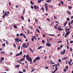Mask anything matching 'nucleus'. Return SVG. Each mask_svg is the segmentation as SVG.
<instances>
[{
	"mask_svg": "<svg viewBox=\"0 0 73 73\" xmlns=\"http://www.w3.org/2000/svg\"><path fill=\"white\" fill-rule=\"evenodd\" d=\"M61 48H62V45H60V47L57 48V50H60V49H61Z\"/></svg>",
	"mask_w": 73,
	"mask_h": 73,
	"instance_id": "obj_15",
	"label": "nucleus"
},
{
	"mask_svg": "<svg viewBox=\"0 0 73 73\" xmlns=\"http://www.w3.org/2000/svg\"><path fill=\"white\" fill-rule=\"evenodd\" d=\"M35 35L36 36V37H38V35H37V34H35Z\"/></svg>",
	"mask_w": 73,
	"mask_h": 73,
	"instance_id": "obj_38",
	"label": "nucleus"
},
{
	"mask_svg": "<svg viewBox=\"0 0 73 73\" xmlns=\"http://www.w3.org/2000/svg\"><path fill=\"white\" fill-rule=\"evenodd\" d=\"M66 30H66V32H68V31H70V29H66Z\"/></svg>",
	"mask_w": 73,
	"mask_h": 73,
	"instance_id": "obj_29",
	"label": "nucleus"
},
{
	"mask_svg": "<svg viewBox=\"0 0 73 73\" xmlns=\"http://www.w3.org/2000/svg\"><path fill=\"white\" fill-rule=\"evenodd\" d=\"M42 46H40L39 47H38V49H40V48H42Z\"/></svg>",
	"mask_w": 73,
	"mask_h": 73,
	"instance_id": "obj_26",
	"label": "nucleus"
},
{
	"mask_svg": "<svg viewBox=\"0 0 73 73\" xmlns=\"http://www.w3.org/2000/svg\"><path fill=\"white\" fill-rule=\"evenodd\" d=\"M67 43H68V40H67Z\"/></svg>",
	"mask_w": 73,
	"mask_h": 73,
	"instance_id": "obj_61",
	"label": "nucleus"
},
{
	"mask_svg": "<svg viewBox=\"0 0 73 73\" xmlns=\"http://www.w3.org/2000/svg\"><path fill=\"white\" fill-rule=\"evenodd\" d=\"M57 68H58L57 67H55V70H54V71H53L52 72V73H55V72H56V71H57V70H58Z\"/></svg>",
	"mask_w": 73,
	"mask_h": 73,
	"instance_id": "obj_12",
	"label": "nucleus"
},
{
	"mask_svg": "<svg viewBox=\"0 0 73 73\" xmlns=\"http://www.w3.org/2000/svg\"><path fill=\"white\" fill-rule=\"evenodd\" d=\"M67 59V57H64L63 58H61V60H66Z\"/></svg>",
	"mask_w": 73,
	"mask_h": 73,
	"instance_id": "obj_17",
	"label": "nucleus"
},
{
	"mask_svg": "<svg viewBox=\"0 0 73 73\" xmlns=\"http://www.w3.org/2000/svg\"><path fill=\"white\" fill-rule=\"evenodd\" d=\"M14 28L17 29V26H16L15 25L13 26Z\"/></svg>",
	"mask_w": 73,
	"mask_h": 73,
	"instance_id": "obj_39",
	"label": "nucleus"
},
{
	"mask_svg": "<svg viewBox=\"0 0 73 73\" xmlns=\"http://www.w3.org/2000/svg\"><path fill=\"white\" fill-rule=\"evenodd\" d=\"M67 13H68V14L70 15V12L69 11H67Z\"/></svg>",
	"mask_w": 73,
	"mask_h": 73,
	"instance_id": "obj_21",
	"label": "nucleus"
},
{
	"mask_svg": "<svg viewBox=\"0 0 73 73\" xmlns=\"http://www.w3.org/2000/svg\"><path fill=\"white\" fill-rule=\"evenodd\" d=\"M53 6H50L49 7L50 8H52Z\"/></svg>",
	"mask_w": 73,
	"mask_h": 73,
	"instance_id": "obj_62",
	"label": "nucleus"
},
{
	"mask_svg": "<svg viewBox=\"0 0 73 73\" xmlns=\"http://www.w3.org/2000/svg\"><path fill=\"white\" fill-rule=\"evenodd\" d=\"M65 53V50L64 49V50L60 52V54L63 55L64 54V53Z\"/></svg>",
	"mask_w": 73,
	"mask_h": 73,
	"instance_id": "obj_7",
	"label": "nucleus"
},
{
	"mask_svg": "<svg viewBox=\"0 0 73 73\" xmlns=\"http://www.w3.org/2000/svg\"><path fill=\"white\" fill-rule=\"evenodd\" d=\"M73 20H72V21H71V23H73Z\"/></svg>",
	"mask_w": 73,
	"mask_h": 73,
	"instance_id": "obj_64",
	"label": "nucleus"
},
{
	"mask_svg": "<svg viewBox=\"0 0 73 73\" xmlns=\"http://www.w3.org/2000/svg\"><path fill=\"white\" fill-rule=\"evenodd\" d=\"M25 60V58H22L20 59L19 60V61H22L23 60Z\"/></svg>",
	"mask_w": 73,
	"mask_h": 73,
	"instance_id": "obj_14",
	"label": "nucleus"
},
{
	"mask_svg": "<svg viewBox=\"0 0 73 73\" xmlns=\"http://www.w3.org/2000/svg\"><path fill=\"white\" fill-rule=\"evenodd\" d=\"M69 28L70 29H72L73 28V27H72L71 26L69 25Z\"/></svg>",
	"mask_w": 73,
	"mask_h": 73,
	"instance_id": "obj_28",
	"label": "nucleus"
},
{
	"mask_svg": "<svg viewBox=\"0 0 73 73\" xmlns=\"http://www.w3.org/2000/svg\"><path fill=\"white\" fill-rule=\"evenodd\" d=\"M58 4H59L58 5V6L59 7H60V5H61V3H58Z\"/></svg>",
	"mask_w": 73,
	"mask_h": 73,
	"instance_id": "obj_54",
	"label": "nucleus"
},
{
	"mask_svg": "<svg viewBox=\"0 0 73 73\" xmlns=\"http://www.w3.org/2000/svg\"><path fill=\"white\" fill-rule=\"evenodd\" d=\"M49 40H50V41H52V40H53V38H49V39H47V42H49Z\"/></svg>",
	"mask_w": 73,
	"mask_h": 73,
	"instance_id": "obj_13",
	"label": "nucleus"
},
{
	"mask_svg": "<svg viewBox=\"0 0 73 73\" xmlns=\"http://www.w3.org/2000/svg\"><path fill=\"white\" fill-rule=\"evenodd\" d=\"M21 19L22 20H24V18H23V16H21Z\"/></svg>",
	"mask_w": 73,
	"mask_h": 73,
	"instance_id": "obj_37",
	"label": "nucleus"
},
{
	"mask_svg": "<svg viewBox=\"0 0 73 73\" xmlns=\"http://www.w3.org/2000/svg\"><path fill=\"white\" fill-rule=\"evenodd\" d=\"M41 1H42V0H39L38 1V3H40V2H41Z\"/></svg>",
	"mask_w": 73,
	"mask_h": 73,
	"instance_id": "obj_34",
	"label": "nucleus"
},
{
	"mask_svg": "<svg viewBox=\"0 0 73 73\" xmlns=\"http://www.w3.org/2000/svg\"><path fill=\"white\" fill-rule=\"evenodd\" d=\"M19 73H23V72L20 71L19 72Z\"/></svg>",
	"mask_w": 73,
	"mask_h": 73,
	"instance_id": "obj_63",
	"label": "nucleus"
},
{
	"mask_svg": "<svg viewBox=\"0 0 73 73\" xmlns=\"http://www.w3.org/2000/svg\"><path fill=\"white\" fill-rule=\"evenodd\" d=\"M2 13L3 14V15H2V19H4V17H5V16H7V14H9V12H7V13H4V10L2 11Z\"/></svg>",
	"mask_w": 73,
	"mask_h": 73,
	"instance_id": "obj_2",
	"label": "nucleus"
},
{
	"mask_svg": "<svg viewBox=\"0 0 73 73\" xmlns=\"http://www.w3.org/2000/svg\"><path fill=\"white\" fill-rule=\"evenodd\" d=\"M25 45H26V43L23 44L22 47H21V48H22V47L24 48H27V47H28V46H25Z\"/></svg>",
	"mask_w": 73,
	"mask_h": 73,
	"instance_id": "obj_4",
	"label": "nucleus"
},
{
	"mask_svg": "<svg viewBox=\"0 0 73 73\" xmlns=\"http://www.w3.org/2000/svg\"><path fill=\"white\" fill-rule=\"evenodd\" d=\"M68 68V66H67V67H66V69H67Z\"/></svg>",
	"mask_w": 73,
	"mask_h": 73,
	"instance_id": "obj_51",
	"label": "nucleus"
},
{
	"mask_svg": "<svg viewBox=\"0 0 73 73\" xmlns=\"http://www.w3.org/2000/svg\"><path fill=\"white\" fill-rule=\"evenodd\" d=\"M51 1L50 0H47L46 1V2H47V3H50V2Z\"/></svg>",
	"mask_w": 73,
	"mask_h": 73,
	"instance_id": "obj_32",
	"label": "nucleus"
},
{
	"mask_svg": "<svg viewBox=\"0 0 73 73\" xmlns=\"http://www.w3.org/2000/svg\"><path fill=\"white\" fill-rule=\"evenodd\" d=\"M55 29H57V30H59V31H63V29H61V26H58V28H56Z\"/></svg>",
	"mask_w": 73,
	"mask_h": 73,
	"instance_id": "obj_5",
	"label": "nucleus"
},
{
	"mask_svg": "<svg viewBox=\"0 0 73 73\" xmlns=\"http://www.w3.org/2000/svg\"><path fill=\"white\" fill-rule=\"evenodd\" d=\"M69 35H70V31H68L67 33H66V35H64V37L66 38V36Z\"/></svg>",
	"mask_w": 73,
	"mask_h": 73,
	"instance_id": "obj_6",
	"label": "nucleus"
},
{
	"mask_svg": "<svg viewBox=\"0 0 73 73\" xmlns=\"http://www.w3.org/2000/svg\"><path fill=\"white\" fill-rule=\"evenodd\" d=\"M0 60H4V58H3V57H1V58H0Z\"/></svg>",
	"mask_w": 73,
	"mask_h": 73,
	"instance_id": "obj_40",
	"label": "nucleus"
},
{
	"mask_svg": "<svg viewBox=\"0 0 73 73\" xmlns=\"http://www.w3.org/2000/svg\"><path fill=\"white\" fill-rule=\"evenodd\" d=\"M9 5H11V2H9Z\"/></svg>",
	"mask_w": 73,
	"mask_h": 73,
	"instance_id": "obj_45",
	"label": "nucleus"
},
{
	"mask_svg": "<svg viewBox=\"0 0 73 73\" xmlns=\"http://www.w3.org/2000/svg\"><path fill=\"white\" fill-rule=\"evenodd\" d=\"M33 70H34V68H33V70H31V72H33Z\"/></svg>",
	"mask_w": 73,
	"mask_h": 73,
	"instance_id": "obj_50",
	"label": "nucleus"
},
{
	"mask_svg": "<svg viewBox=\"0 0 73 73\" xmlns=\"http://www.w3.org/2000/svg\"><path fill=\"white\" fill-rule=\"evenodd\" d=\"M30 3L31 5H33V2L32 1H30Z\"/></svg>",
	"mask_w": 73,
	"mask_h": 73,
	"instance_id": "obj_36",
	"label": "nucleus"
},
{
	"mask_svg": "<svg viewBox=\"0 0 73 73\" xmlns=\"http://www.w3.org/2000/svg\"><path fill=\"white\" fill-rule=\"evenodd\" d=\"M72 62V59L70 60L69 62H68V63H69V65H71V64H70V62Z\"/></svg>",
	"mask_w": 73,
	"mask_h": 73,
	"instance_id": "obj_18",
	"label": "nucleus"
},
{
	"mask_svg": "<svg viewBox=\"0 0 73 73\" xmlns=\"http://www.w3.org/2000/svg\"><path fill=\"white\" fill-rule=\"evenodd\" d=\"M45 43V41L44 40H42V43Z\"/></svg>",
	"mask_w": 73,
	"mask_h": 73,
	"instance_id": "obj_41",
	"label": "nucleus"
},
{
	"mask_svg": "<svg viewBox=\"0 0 73 73\" xmlns=\"http://www.w3.org/2000/svg\"><path fill=\"white\" fill-rule=\"evenodd\" d=\"M31 9H33V8H34L33 6H31Z\"/></svg>",
	"mask_w": 73,
	"mask_h": 73,
	"instance_id": "obj_46",
	"label": "nucleus"
},
{
	"mask_svg": "<svg viewBox=\"0 0 73 73\" xmlns=\"http://www.w3.org/2000/svg\"><path fill=\"white\" fill-rule=\"evenodd\" d=\"M2 40L4 42H6V41H7L5 40L4 39H2Z\"/></svg>",
	"mask_w": 73,
	"mask_h": 73,
	"instance_id": "obj_44",
	"label": "nucleus"
},
{
	"mask_svg": "<svg viewBox=\"0 0 73 73\" xmlns=\"http://www.w3.org/2000/svg\"><path fill=\"white\" fill-rule=\"evenodd\" d=\"M52 66H58V64H55L54 65H52Z\"/></svg>",
	"mask_w": 73,
	"mask_h": 73,
	"instance_id": "obj_56",
	"label": "nucleus"
},
{
	"mask_svg": "<svg viewBox=\"0 0 73 73\" xmlns=\"http://www.w3.org/2000/svg\"><path fill=\"white\" fill-rule=\"evenodd\" d=\"M29 50L31 51V53H33V51L34 50H32V49H31L29 48Z\"/></svg>",
	"mask_w": 73,
	"mask_h": 73,
	"instance_id": "obj_22",
	"label": "nucleus"
},
{
	"mask_svg": "<svg viewBox=\"0 0 73 73\" xmlns=\"http://www.w3.org/2000/svg\"><path fill=\"white\" fill-rule=\"evenodd\" d=\"M51 45L50 43H46V46H47L50 47L51 46Z\"/></svg>",
	"mask_w": 73,
	"mask_h": 73,
	"instance_id": "obj_9",
	"label": "nucleus"
},
{
	"mask_svg": "<svg viewBox=\"0 0 73 73\" xmlns=\"http://www.w3.org/2000/svg\"><path fill=\"white\" fill-rule=\"evenodd\" d=\"M67 23V22L66 21V22H64V27H65V25H66V23Z\"/></svg>",
	"mask_w": 73,
	"mask_h": 73,
	"instance_id": "obj_33",
	"label": "nucleus"
},
{
	"mask_svg": "<svg viewBox=\"0 0 73 73\" xmlns=\"http://www.w3.org/2000/svg\"><path fill=\"white\" fill-rule=\"evenodd\" d=\"M34 8L35 9H38L39 8L38 6H36V5H34Z\"/></svg>",
	"mask_w": 73,
	"mask_h": 73,
	"instance_id": "obj_8",
	"label": "nucleus"
},
{
	"mask_svg": "<svg viewBox=\"0 0 73 73\" xmlns=\"http://www.w3.org/2000/svg\"><path fill=\"white\" fill-rule=\"evenodd\" d=\"M25 57H26V59H27V61L31 62V63H30L31 64H32V62H32V60L31 59V58H29L28 54L26 55H24L23 56V58H25Z\"/></svg>",
	"mask_w": 73,
	"mask_h": 73,
	"instance_id": "obj_1",
	"label": "nucleus"
},
{
	"mask_svg": "<svg viewBox=\"0 0 73 73\" xmlns=\"http://www.w3.org/2000/svg\"><path fill=\"white\" fill-rule=\"evenodd\" d=\"M60 3L61 4H62V5H64V2L62 1H60Z\"/></svg>",
	"mask_w": 73,
	"mask_h": 73,
	"instance_id": "obj_23",
	"label": "nucleus"
},
{
	"mask_svg": "<svg viewBox=\"0 0 73 73\" xmlns=\"http://www.w3.org/2000/svg\"><path fill=\"white\" fill-rule=\"evenodd\" d=\"M29 29H32V26H29Z\"/></svg>",
	"mask_w": 73,
	"mask_h": 73,
	"instance_id": "obj_42",
	"label": "nucleus"
},
{
	"mask_svg": "<svg viewBox=\"0 0 73 73\" xmlns=\"http://www.w3.org/2000/svg\"><path fill=\"white\" fill-rule=\"evenodd\" d=\"M13 55V53L11 52L10 53V55Z\"/></svg>",
	"mask_w": 73,
	"mask_h": 73,
	"instance_id": "obj_59",
	"label": "nucleus"
},
{
	"mask_svg": "<svg viewBox=\"0 0 73 73\" xmlns=\"http://www.w3.org/2000/svg\"><path fill=\"white\" fill-rule=\"evenodd\" d=\"M70 43H73V40H71L70 41Z\"/></svg>",
	"mask_w": 73,
	"mask_h": 73,
	"instance_id": "obj_52",
	"label": "nucleus"
},
{
	"mask_svg": "<svg viewBox=\"0 0 73 73\" xmlns=\"http://www.w3.org/2000/svg\"><path fill=\"white\" fill-rule=\"evenodd\" d=\"M58 62H61V60H60V59H58Z\"/></svg>",
	"mask_w": 73,
	"mask_h": 73,
	"instance_id": "obj_55",
	"label": "nucleus"
},
{
	"mask_svg": "<svg viewBox=\"0 0 73 73\" xmlns=\"http://www.w3.org/2000/svg\"><path fill=\"white\" fill-rule=\"evenodd\" d=\"M13 45L14 46V47L16 48V45L15 44H13Z\"/></svg>",
	"mask_w": 73,
	"mask_h": 73,
	"instance_id": "obj_53",
	"label": "nucleus"
},
{
	"mask_svg": "<svg viewBox=\"0 0 73 73\" xmlns=\"http://www.w3.org/2000/svg\"><path fill=\"white\" fill-rule=\"evenodd\" d=\"M72 48H70V51H71V52H72Z\"/></svg>",
	"mask_w": 73,
	"mask_h": 73,
	"instance_id": "obj_49",
	"label": "nucleus"
},
{
	"mask_svg": "<svg viewBox=\"0 0 73 73\" xmlns=\"http://www.w3.org/2000/svg\"><path fill=\"white\" fill-rule=\"evenodd\" d=\"M36 60H33V62H35Z\"/></svg>",
	"mask_w": 73,
	"mask_h": 73,
	"instance_id": "obj_48",
	"label": "nucleus"
},
{
	"mask_svg": "<svg viewBox=\"0 0 73 73\" xmlns=\"http://www.w3.org/2000/svg\"><path fill=\"white\" fill-rule=\"evenodd\" d=\"M48 35L50 36H55V35H54V34H49Z\"/></svg>",
	"mask_w": 73,
	"mask_h": 73,
	"instance_id": "obj_27",
	"label": "nucleus"
},
{
	"mask_svg": "<svg viewBox=\"0 0 73 73\" xmlns=\"http://www.w3.org/2000/svg\"><path fill=\"white\" fill-rule=\"evenodd\" d=\"M15 42H22V40L21 39H19V38H15Z\"/></svg>",
	"mask_w": 73,
	"mask_h": 73,
	"instance_id": "obj_3",
	"label": "nucleus"
},
{
	"mask_svg": "<svg viewBox=\"0 0 73 73\" xmlns=\"http://www.w3.org/2000/svg\"><path fill=\"white\" fill-rule=\"evenodd\" d=\"M5 44H7V45L8 44V42H7H7H5V43H3Z\"/></svg>",
	"mask_w": 73,
	"mask_h": 73,
	"instance_id": "obj_31",
	"label": "nucleus"
},
{
	"mask_svg": "<svg viewBox=\"0 0 73 73\" xmlns=\"http://www.w3.org/2000/svg\"><path fill=\"white\" fill-rule=\"evenodd\" d=\"M46 19L47 20V21H48L50 22V19Z\"/></svg>",
	"mask_w": 73,
	"mask_h": 73,
	"instance_id": "obj_43",
	"label": "nucleus"
},
{
	"mask_svg": "<svg viewBox=\"0 0 73 73\" xmlns=\"http://www.w3.org/2000/svg\"><path fill=\"white\" fill-rule=\"evenodd\" d=\"M17 62H18V63H20V64H22V65H24V63H21V62H19V61H18V60H17Z\"/></svg>",
	"mask_w": 73,
	"mask_h": 73,
	"instance_id": "obj_19",
	"label": "nucleus"
},
{
	"mask_svg": "<svg viewBox=\"0 0 73 73\" xmlns=\"http://www.w3.org/2000/svg\"><path fill=\"white\" fill-rule=\"evenodd\" d=\"M20 35V36H25V35L23 34V33H21L19 35Z\"/></svg>",
	"mask_w": 73,
	"mask_h": 73,
	"instance_id": "obj_16",
	"label": "nucleus"
},
{
	"mask_svg": "<svg viewBox=\"0 0 73 73\" xmlns=\"http://www.w3.org/2000/svg\"><path fill=\"white\" fill-rule=\"evenodd\" d=\"M36 39V38H35V37L34 36H33V38H31V41H33V39Z\"/></svg>",
	"mask_w": 73,
	"mask_h": 73,
	"instance_id": "obj_10",
	"label": "nucleus"
},
{
	"mask_svg": "<svg viewBox=\"0 0 73 73\" xmlns=\"http://www.w3.org/2000/svg\"><path fill=\"white\" fill-rule=\"evenodd\" d=\"M21 54H22V52H20V53H18L17 54H16V56H19V55H21Z\"/></svg>",
	"mask_w": 73,
	"mask_h": 73,
	"instance_id": "obj_11",
	"label": "nucleus"
},
{
	"mask_svg": "<svg viewBox=\"0 0 73 73\" xmlns=\"http://www.w3.org/2000/svg\"><path fill=\"white\" fill-rule=\"evenodd\" d=\"M39 60V57H36V59H35L34 60Z\"/></svg>",
	"mask_w": 73,
	"mask_h": 73,
	"instance_id": "obj_20",
	"label": "nucleus"
},
{
	"mask_svg": "<svg viewBox=\"0 0 73 73\" xmlns=\"http://www.w3.org/2000/svg\"><path fill=\"white\" fill-rule=\"evenodd\" d=\"M1 45L2 46L4 47V46H5V44L3 43V44H2V45Z\"/></svg>",
	"mask_w": 73,
	"mask_h": 73,
	"instance_id": "obj_35",
	"label": "nucleus"
},
{
	"mask_svg": "<svg viewBox=\"0 0 73 73\" xmlns=\"http://www.w3.org/2000/svg\"><path fill=\"white\" fill-rule=\"evenodd\" d=\"M66 69H64V71L66 72Z\"/></svg>",
	"mask_w": 73,
	"mask_h": 73,
	"instance_id": "obj_58",
	"label": "nucleus"
},
{
	"mask_svg": "<svg viewBox=\"0 0 73 73\" xmlns=\"http://www.w3.org/2000/svg\"><path fill=\"white\" fill-rule=\"evenodd\" d=\"M54 28H55V29L58 28V27H57L56 26H54Z\"/></svg>",
	"mask_w": 73,
	"mask_h": 73,
	"instance_id": "obj_47",
	"label": "nucleus"
},
{
	"mask_svg": "<svg viewBox=\"0 0 73 73\" xmlns=\"http://www.w3.org/2000/svg\"><path fill=\"white\" fill-rule=\"evenodd\" d=\"M19 65H15V67H16V68H19Z\"/></svg>",
	"mask_w": 73,
	"mask_h": 73,
	"instance_id": "obj_30",
	"label": "nucleus"
},
{
	"mask_svg": "<svg viewBox=\"0 0 73 73\" xmlns=\"http://www.w3.org/2000/svg\"><path fill=\"white\" fill-rule=\"evenodd\" d=\"M70 20V18H67V21H68V20Z\"/></svg>",
	"mask_w": 73,
	"mask_h": 73,
	"instance_id": "obj_57",
	"label": "nucleus"
},
{
	"mask_svg": "<svg viewBox=\"0 0 73 73\" xmlns=\"http://www.w3.org/2000/svg\"><path fill=\"white\" fill-rule=\"evenodd\" d=\"M36 32H38V33H39V31H38V29H36Z\"/></svg>",
	"mask_w": 73,
	"mask_h": 73,
	"instance_id": "obj_24",
	"label": "nucleus"
},
{
	"mask_svg": "<svg viewBox=\"0 0 73 73\" xmlns=\"http://www.w3.org/2000/svg\"><path fill=\"white\" fill-rule=\"evenodd\" d=\"M68 8H69V9H72V7L71 6H69L68 7Z\"/></svg>",
	"mask_w": 73,
	"mask_h": 73,
	"instance_id": "obj_25",
	"label": "nucleus"
},
{
	"mask_svg": "<svg viewBox=\"0 0 73 73\" xmlns=\"http://www.w3.org/2000/svg\"><path fill=\"white\" fill-rule=\"evenodd\" d=\"M19 35H19V34H16V36H19Z\"/></svg>",
	"mask_w": 73,
	"mask_h": 73,
	"instance_id": "obj_60",
	"label": "nucleus"
}]
</instances>
